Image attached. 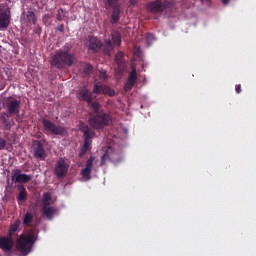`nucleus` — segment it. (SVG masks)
Masks as SVG:
<instances>
[{
	"mask_svg": "<svg viewBox=\"0 0 256 256\" xmlns=\"http://www.w3.org/2000/svg\"><path fill=\"white\" fill-rule=\"evenodd\" d=\"M109 123H111V116L109 114H99L89 119V125L93 129H103Z\"/></svg>",
	"mask_w": 256,
	"mask_h": 256,
	"instance_id": "nucleus-5",
	"label": "nucleus"
},
{
	"mask_svg": "<svg viewBox=\"0 0 256 256\" xmlns=\"http://www.w3.org/2000/svg\"><path fill=\"white\" fill-rule=\"evenodd\" d=\"M99 77L100 79H107V72L105 70H100Z\"/></svg>",
	"mask_w": 256,
	"mask_h": 256,
	"instance_id": "nucleus-31",
	"label": "nucleus"
},
{
	"mask_svg": "<svg viewBox=\"0 0 256 256\" xmlns=\"http://www.w3.org/2000/svg\"><path fill=\"white\" fill-rule=\"evenodd\" d=\"M9 23H11V11L9 8H4L0 5V31H5L7 27H9Z\"/></svg>",
	"mask_w": 256,
	"mask_h": 256,
	"instance_id": "nucleus-7",
	"label": "nucleus"
},
{
	"mask_svg": "<svg viewBox=\"0 0 256 256\" xmlns=\"http://www.w3.org/2000/svg\"><path fill=\"white\" fill-rule=\"evenodd\" d=\"M236 93H241V85H236Z\"/></svg>",
	"mask_w": 256,
	"mask_h": 256,
	"instance_id": "nucleus-33",
	"label": "nucleus"
},
{
	"mask_svg": "<svg viewBox=\"0 0 256 256\" xmlns=\"http://www.w3.org/2000/svg\"><path fill=\"white\" fill-rule=\"evenodd\" d=\"M32 222H33V213L32 212L26 213L23 220L24 225H30V223Z\"/></svg>",
	"mask_w": 256,
	"mask_h": 256,
	"instance_id": "nucleus-24",
	"label": "nucleus"
},
{
	"mask_svg": "<svg viewBox=\"0 0 256 256\" xmlns=\"http://www.w3.org/2000/svg\"><path fill=\"white\" fill-rule=\"evenodd\" d=\"M107 7L115 9L117 7H121V5L119 4V0H107Z\"/></svg>",
	"mask_w": 256,
	"mask_h": 256,
	"instance_id": "nucleus-25",
	"label": "nucleus"
},
{
	"mask_svg": "<svg viewBox=\"0 0 256 256\" xmlns=\"http://www.w3.org/2000/svg\"><path fill=\"white\" fill-rule=\"evenodd\" d=\"M121 45V34L117 31L112 32L111 40H105L103 48L106 54L111 53L115 47H119Z\"/></svg>",
	"mask_w": 256,
	"mask_h": 256,
	"instance_id": "nucleus-6",
	"label": "nucleus"
},
{
	"mask_svg": "<svg viewBox=\"0 0 256 256\" xmlns=\"http://www.w3.org/2000/svg\"><path fill=\"white\" fill-rule=\"evenodd\" d=\"M33 177L28 174L21 173V170L17 169L14 171L11 181L12 183H29Z\"/></svg>",
	"mask_w": 256,
	"mask_h": 256,
	"instance_id": "nucleus-13",
	"label": "nucleus"
},
{
	"mask_svg": "<svg viewBox=\"0 0 256 256\" xmlns=\"http://www.w3.org/2000/svg\"><path fill=\"white\" fill-rule=\"evenodd\" d=\"M0 249L5 253H9L13 249V238L10 236L0 238Z\"/></svg>",
	"mask_w": 256,
	"mask_h": 256,
	"instance_id": "nucleus-19",
	"label": "nucleus"
},
{
	"mask_svg": "<svg viewBox=\"0 0 256 256\" xmlns=\"http://www.w3.org/2000/svg\"><path fill=\"white\" fill-rule=\"evenodd\" d=\"M77 97L79 101H85V103H91V101L95 99V96H93V93L89 92V89H87V86L82 87L78 91Z\"/></svg>",
	"mask_w": 256,
	"mask_h": 256,
	"instance_id": "nucleus-14",
	"label": "nucleus"
},
{
	"mask_svg": "<svg viewBox=\"0 0 256 256\" xmlns=\"http://www.w3.org/2000/svg\"><path fill=\"white\" fill-rule=\"evenodd\" d=\"M130 3H131L132 5H137V0H130Z\"/></svg>",
	"mask_w": 256,
	"mask_h": 256,
	"instance_id": "nucleus-34",
	"label": "nucleus"
},
{
	"mask_svg": "<svg viewBox=\"0 0 256 256\" xmlns=\"http://www.w3.org/2000/svg\"><path fill=\"white\" fill-rule=\"evenodd\" d=\"M27 199V192H25V189H21L18 194V201L23 202Z\"/></svg>",
	"mask_w": 256,
	"mask_h": 256,
	"instance_id": "nucleus-26",
	"label": "nucleus"
},
{
	"mask_svg": "<svg viewBox=\"0 0 256 256\" xmlns=\"http://www.w3.org/2000/svg\"><path fill=\"white\" fill-rule=\"evenodd\" d=\"M43 125L46 131H50V133H52L53 135H67V130L65 129V127L57 126L49 120H44Z\"/></svg>",
	"mask_w": 256,
	"mask_h": 256,
	"instance_id": "nucleus-8",
	"label": "nucleus"
},
{
	"mask_svg": "<svg viewBox=\"0 0 256 256\" xmlns=\"http://www.w3.org/2000/svg\"><path fill=\"white\" fill-rule=\"evenodd\" d=\"M165 9V4L159 0L150 2L147 5V10L150 11V13H161Z\"/></svg>",
	"mask_w": 256,
	"mask_h": 256,
	"instance_id": "nucleus-18",
	"label": "nucleus"
},
{
	"mask_svg": "<svg viewBox=\"0 0 256 256\" xmlns=\"http://www.w3.org/2000/svg\"><path fill=\"white\" fill-rule=\"evenodd\" d=\"M153 41H155V36L153 34H147L146 35V43L147 45H151V43H153Z\"/></svg>",
	"mask_w": 256,
	"mask_h": 256,
	"instance_id": "nucleus-28",
	"label": "nucleus"
},
{
	"mask_svg": "<svg viewBox=\"0 0 256 256\" xmlns=\"http://www.w3.org/2000/svg\"><path fill=\"white\" fill-rule=\"evenodd\" d=\"M121 19V7H116L112 11L111 23H117Z\"/></svg>",
	"mask_w": 256,
	"mask_h": 256,
	"instance_id": "nucleus-22",
	"label": "nucleus"
},
{
	"mask_svg": "<svg viewBox=\"0 0 256 256\" xmlns=\"http://www.w3.org/2000/svg\"><path fill=\"white\" fill-rule=\"evenodd\" d=\"M94 161H95V157H93V156H91L86 161L85 167L80 172V175L82 177V181H90L91 180V171H93Z\"/></svg>",
	"mask_w": 256,
	"mask_h": 256,
	"instance_id": "nucleus-10",
	"label": "nucleus"
},
{
	"mask_svg": "<svg viewBox=\"0 0 256 256\" xmlns=\"http://www.w3.org/2000/svg\"><path fill=\"white\" fill-rule=\"evenodd\" d=\"M7 111L9 115H17L16 121H21V117H19V107H21V101L12 99L6 104Z\"/></svg>",
	"mask_w": 256,
	"mask_h": 256,
	"instance_id": "nucleus-11",
	"label": "nucleus"
},
{
	"mask_svg": "<svg viewBox=\"0 0 256 256\" xmlns=\"http://www.w3.org/2000/svg\"><path fill=\"white\" fill-rule=\"evenodd\" d=\"M42 214L44 217H47L51 221L53 219V216L55 213H57V209H55L53 206V197L51 196V193L45 192L42 197Z\"/></svg>",
	"mask_w": 256,
	"mask_h": 256,
	"instance_id": "nucleus-3",
	"label": "nucleus"
},
{
	"mask_svg": "<svg viewBox=\"0 0 256 256\" xmlns=\"http://www.w3.org/2000/svg\"><path fill=\"white\" fill-rule=\"evenodd\" d=\"M34 157L36 159H40L41 161L45 160V149L43 148V145H41V143L39 142L34 147Z\"/></svg>",
	"mask_w": 256,
	"mask_h": 256,
	"instance_id": "nucleus-21",
	"label": "nucleus"
},
{
	"mask_svg": "<svg viewBox=\"0 0 256 256\" xmlns=\"http://www.w3.org/2000/svg\"><path fill=\"white\" fill-rule=\"evenodd\" d=\"M75 57L68 50H58L51 58L50 65L57 69H63L66 65L71 67Z\"/></svg>",
	"mask_w": 256,
	"mask_h": 256,
	"instance_id": "nucleus-2",
	"label": "nucleus"
},
{
	"mask_svg": "<svg viewBox=\"0 0 256 256\" xmlns=\"http://www.w3.org/2000/svg\"><path fill=\"white\" fill-rule=\"evenodd\" d=\"M124 131H125V133H127V129H125Z\"/></svg>",
	"mask_w": 256,
	"mask_h": 256,
	"instance_id": "nucleus-36",
	"label": "nucleus"
},
{
	"mask_svg": "<svg viewBox=\"0 0 256 256\" xmlns=\"http://www.w3.org/2000/svg\"><path fill=\"white\" fill-rule=\"evenodd\" d=\"M37 241V233L35 230H29L26 234L20 235L17 240V249L23 255H29L31 249H33V244Z\"/></svg>",
	"mask_w": 256,
	"mask_h": 256,
	"instance_id": "nucleus-1",
	"label": "nucleus"
},
{
	"mask_svg": "<svg viewBox=\"0 0 256 256\" xmlns=\"http://www.w3.org/2000/svg\"><path fill=\"white\" fill-rule=\"evenodd\" d=\"M115 61L118 65H121V63H123V52H118L116 54Z\"/></svg>",
	"mask_w": 256,
	"mask_h": 256,
	"instance_id": "nucleus-27",
	"label": "nucleus"
},
{
	"mask_svg": "<svg viewBox=\"0 0 256 256\" xmlns=\"http://www.w3.org/2000/svg\"><path fill=\"white\" fill-rule=\"evenodd\" d=\"M91 107L95 111V113H97V111H99L101 106L99 105V103L94 102V103L91 104Z\"/></svg>",
	"mask_w": 256,
	"mask_h": 256,
	"instance_id": "nucleus-30",
	"label": "nucleus"
},
{
	"mask_svg": "<svg viewBox=\"0 0 256 256\" xmlns=\"http://www.w3.org/2000/svg\"><path fill=\"white\" fill-rule=\"evenodd\" d=\"M54 171L57 177H65V175H67V171H69V162L63 158H60L56 163Z\"/></svg>",
	"mask_w": 256,
	"mask_h": 256,
	"instance_id": "nucleus-9",
	"label": "nucleus"
},
{
	"mask_svg": "<svg viewBox=\"0 0 256 256\" xmlns=\"http://www.w3.org/2000/svg\"><path fill=\"white\" fill-rule=\"evenodd\" d=\"M80 130L82 131V133H84V145L81 149L80 155H85V153H87V151L91 149V143H92L91 139L95 137V132L89 129V126L85 124H82L80 126Z\"/></svg>",
	"mask_w": 256,
	"mask_h": 256,
	"instance_id": "nucleus-4",
	"label": "nucleus"
},
{
	"mask_svg": "<svg viewBox=\"0 0 256 256\" xmlns=\"http://www.w3.org/2000/svg\"><path fill=\"white\" fill-rule=\"evenodd\" d=\"M85 45L90 51H99L103 44L96 37L89 36Z\"/></svg>",
	"mask_w": 256,
	"mask_h": 256,
	"instance_id": "nucleus-17",
	"label": "nucleus"
},
{
	"mask_svg": "<svg viewBox=\"0 0 256 256\" xmlns=\"http://www.w3.org/2000/svg\"><path fill=\"white\" fill-rule=\"evenodd\" d=\"M104 151L105 153L101 158V165H105V161H107V159H110L113 163H117V153L113 150V144H110Z\"/></svg>",
	"mask_w": 256,
	"mask_h": 256,
	"instance_id": "nucleus-15",
	"label": "nucleus"
},
{
	"mask_svg": "<svg viewBox=\"0 0 256 256\" xmlns=\"http://www.w3.org/2000/svg\"><path fill=\"white\" fill-rule=\"evenodd\" d=\"M93 93H95L96 95H109V97L115 96L114 90L107 86L99 85V83L94 85Z\"/></svg>",
	"mask_w": 256,
	"mask_h": 256,
	"instance_id": "nucleus-16",
	"label": "nucleus"
},
{
	"mask_svg": "<svg viewBox=\"0 0 256 256\" xmlns=\"http://www.w3.org/2000/svg\"><path fill=\"white\" fill-rule=\"evenodd\" d=\"M222 2L224 3V5H227V3H229V0H222Z\"/></svg>",
	"mask_w": 256,
	"mask_h": 256,
	"instance_id": "nucleus-35",
	"label": "nucleus"
},
{
	"mask_svg": "<svg viewBox=\"0 0 256 256\" xmlns=\"http://www.w3.org/2000/svg\"><path fill=\"white\" fill-rule=\"evenodd\" d=\"M91 71H93V66H91V64H86L85 68H84V73H91Z\"/></svg>",
	"mask_w": 256,
	"mask_h": 256,
	"instance_id": "nucleus-29",
	"label": "nucleus"
},
{
	"mask_svg": "<svg viewBox=\"0 0 256 256\" xmlns=\"http://www.w3.org/2000/svg\"><path fill=\"white\" fill-rule=\"evenodd\" d=\"M18 230H19V222H16L12 226H10L8 237L13 238V235H15V233H17Z\"/></svg>",
	"mask_w": 256,
	"mask_h": 256,
	"instance_id": "nucleus-23",
	"label": "nucleus"
},
{
	"mask_svg": "<svg viewBox=\"0 0 256 256\" xmlns=\"http://www.w3.org/2000/svg\"><path fill=\"white\" fill-rule=\"evenodd\" d=\"M0 123L4 131H11V128L15 126V120L11 119V114L6 112L1 114Z\"/></svg>",
	"mask_w": 256,
	"mask_h": 256,
	"instance_id": "nucleus-12",
	"label": "nucleus"
},
{
	"mask_svg": "<svg viewBox=\"0 0 256 256\" xmlns=\"http://www.w3.org/2000/svg\"><path fill=\"white\" fill-rule=\"evenodd\" d=\"M137 83V70L133 69L124 86L125 91H131Z\"/></svg>",
	"mask_w": 256,
	"mask_h": 256,
	"instance_id": "nucleus-20",
	"label": "nucleus"
},
{
	"mask_svg": "<svg viewBox=\"0 0 256 256\" xmlns=\"http://www.w3.org/2000/svg\"><path fill=\"white\" fill-rule=\"evenodd\" d=\"M5 145H7V142L5 141V139L0 137V151L2 149H5Z\"/></svg>",
	"mask_w": 256,
	"mask_h": 256,
	"instance_id": "nucleus-32",
	"label": "nucleus"
}]
</instances>
